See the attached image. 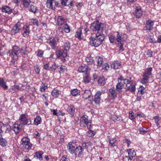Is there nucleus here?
Masks as SVG:
<instances>
[{"label": "nucleus", "instance_id": "1", "mask_svg": "<svg viewBox=\"0 0 161 161\" xmlns=\"http://www.w3.org/2000/svg\"><path fill=\"white\" fill-rule=\"evenodd\" d=\"M24 48V47L20 48L18 46H14L13 47L12 49L8 51L7 53L8 55L12 59L11 60V62L12 64H14L18 60L19 57H20L22 54H26L25 52L23 51Z\"/></svg>", "mask_w": 161, "mask_h": 161}, {"label": "nucleus", "instance_id": "2", "mask_svg": "<svg viewBox=\"0 0 161 161\" xmlns=\"http://www.w3.org/2000/svg\"><path fill=\"white\" fill-rule=\"evenodd\" d=\"M95 37L91 36L90 37V43L93 46L98 47L102 44L104 39V36L103 34L96 33Z\"/></svg>", "mask_w": 161, "mask_h": 161}, {"label": "nucleus", "instance_id": "3", "mask_svg": "<svg viewBox=\"0 0 161 161\" xmlns=\"http://www.w3.org/2000/svg\"><path fill=\"white\" fill-rule=\"evenodd\" d=\"M104 25L99 23L98 21L94 22L91 24L90 29L93 31L97 32L96 33L103 34Z\"/></svg>", "mask_w": 161, "mask_h": 161}, {"label": "nucleus", "instance_id": "4", "mask_svg": "<svg viewBox=\"0 0 161 161\" xmlns=\"http://www.w3.org/2000/svg\"><path fill=\"white\" fill-rule=\"evenodd\" d=\"M131 77L128 79L125 78L124 80V84L126 85L125 89L126 91H129L131 92H134L136 91L135 82L133 81L130 80Z\"/></svg>", "mask_w": 161, "mask_h": 161}, {"label": "nucleus", "instance_id": "5", "mask_svg": "<svg viewBox=\"0 0 161 161\" xmlns=\"http://www.w3.org/2000/svg\"><path fill=\"white\" fill-rule=\"evenodd\" d=\"M127 36L126 34L118 31L115 33V41L116 42L121 43L127 38Z\"/></svg>", "mask_w": 161, "mask_h": 161}, {"label": "nucleus", "instance_id": "6", "mask_svg": "<svg viewBox=\"0 0 161 161\" xmlns=\"http://www.w3.org/2000/svg\"><path fill=\"white\" fill-rule=\"evenodd\" d=\"M21 146L24 149L30 150L31 149L32 144L30 142V139L27 137H23L21 139Z\"/></svg>", "mask_w": 161, "mask_h": 161}, {"label": "nucleus", "instance_id": "7", "mask_svg": "<svg viewBox=\"0 0 161 161\" xmlns=\"http://www.w3.org/2000/svg\"><path fill=\"white\" fill-rule=\"evenodd\" d=\"M19 120L22 125H29L31 124V120L27 117L26 114H22L20 116Z\"/></svg>", "mask_w": 161, "mask_h": 161}, {"label": "nucleus", "instance_id": "8", "mask_svg": "<svg viewBox=\"0 0 161 161\" xmlns=\"http://www.w3.org/2000/svg\"><path fill=\"white\" fill-rule=\"evenodd\" d=\"M57 57L64 62L65 60V58L67 56V52L66 51L62 50H58L56 52Z\"/></svg>", "mask_w": 161, "mask_h": 161}, {"label": "nucleus", "instance_id": "9", "mask_svg": "<svg viewBox=\"0 0 161 161\" xmlns=\"http://www.w3.org/2000/svg\"><path fill=\"white\" fill-rule=\"evenodd\" d=\"M46 42L51 47L52 49H55L57 45L56 40L53 36L49 37L47 39Z\"/></svg>", "mask_w": 161, "mask_h": 161}, {"label": "nucleus", "instance_id": "10", "mask_svg": "<svg viewBox=\"0 0 161 161\" xmlns=\"http://www.w3.org/2000/svg\"><path fill=\"white\" fill-rule=\"evenodd\" d=\"M76 142V141H72L69 142L67 145V148L68 152L72 154H73L75 150V149L77 147Z\"/></svg>", "mask_w": 161, "mask_h": 161}, {"label": "nucleus", "instance_id": "11", "mask_svg": "<svg viewBox=\"0 0 161 161\" xmlns=\"http://www.w3.org/2000/svg\"><path fill=\"white\" fill-rule=\"evenodd\" d=\"M151 71H145L142 76V78L140 80L141 83L144 84L148 82V79L151 76Z\"/></svg>", "mask_w": 161, "mask_h": 161}, {"label": "nucleus", "instance_id": "12", "mask_svg": "<svg viewBox=\"0 0 161 161\" xmlns=\"http://www.w3.org/2000/svg\"><path fill=\"white\" fill-rule=\"evenodd\" d=\"M46 4L48 8L54 9L57 7L58 3L56 0H47Z\"/></svg>", "mask_w": 161, "mask_h": 161}, {"label": "nucleus", "instance_id": "13", "mask_svg": "<svg viewBox=\"0 0 161 161\" xmlns=\"http://www.w3.org/2000/svg\"><path fill=\"white\" fill-rule=\"evenodd\" d=\"M90 119H88V116L86 115H84L82 116L80 119V124L81 126L85 127L86 125H84L85 124H88L91 123Z\"/></svg>", "mask_w": 161, "mask_h": 161}, {"label": "nucleus", "instance_id": "14", "mask_svg": "<svg viewBox=\"0 0 161 161\" xmlns=\"http://www.w3.org/2000/svg\"><path fill=\"white\" fill-rule=\"evenodd\" d=\"M133 14L136 18H140L143 14V11L142 8L139 6L136 7L135 11L133 13Z\"/></svg>", "mask_w": 161, "mask_h": 161}, {"label": "nucleus", "instance_id": "15", "mask_svg": "<svg viewBox=\"0 0 161 161\" xmlns=\"http://www.w3.org/2000/svg\"><path fill=\"white\" fill-rule=\"evenodd\" d=\"M84 148L80 146H77L73 154H74L75 157L77 155L80 157L81 155L83 152L84 151Z\"/></svg>", "mask_w": 161, "mask_h": 161}, {"label": "nucleus", "instance_id": "16", "mask_svg": "<svg viewBox=\"0 0 161 161\" xmlns=\"http://www.w3.org/2000/svg\"><path fill=\"white\" fill-rule=\"evenodd\" d=\"M55 22L58 25H62L64 23L65 19L62 16H56L55 18Z\"/></svg>", "mask_w": 161, "mask_h": 161}, {"label": "nucleus", "instance_id": "17", "mask_svg": "<svg viewBox=\"0 0 161 161\" xmlns=\"http://www.w3.org/2000/svg\"><path fill=\"white\" fill-rule=\"evenodd\" d=\"M154 24V21L151 19H149L146 21L145 24L146 30L150 31L153 29V26Z\"/></svg>", "mask_w": 161, "mask_h": 161}, {"label": "nucleus", "instance_id": "18", "mask_svg": "<svg viewBox=\"0 0 161 161\" xmlns=\"http://www.w3.org/2000/svg\"><path fill=\"white\" fill-rule=\"evenodd\" d=\"M21 23L19 22H17L13 27L11 31L12 33L14 34L18 33L21 28Z\"/></svg>", "mask_w": 161, "mask_h": 161}, {"label": "nucleus", "instance_id": "19", "mask_svg": "<svg viewBox=\"0 0 161 161\" xmlns=\"http://www.w3.org/2000/svg\"><path fill=\"white\" fill-rule=\"evenodd\" d=\"M102 92L100 91H97L95 94L94 97V101L97 104H99L101 100V96Z\"/></svg>", "mask_w": 161, "mask_h": 161}, {"label": "nucleus", "instance_id": "20", "mask_svg": "<svg viewBox=\"0 0 161 161\" xmlns=\"http://www.w3.org/2000/svg\"><path fill=\"white\" fill-rule=\"evenodd\" d=\"M12 130L14 131L15 133L18 134L21 130L22 126L21 124H14L13 125Z\"/></svg>", "mask_w": 161, "mask_h": 161}, {"label": "nucleus", "instance_id": "21", "mask_svg": "<svg viewBox=\"0 0 161 161\" xmlns=\"http://www.w3.org/2000/svg\"><path fill=\"white\" fill-rule=\"evenodd\" d=\"M2 11L8 14H10L12 11V9L11 8L7 6H4L2 8Z\"/></svg>", "mask_w": 161, "mask_h": 161}, {"label": "nucleus", "instance_id": "22", "mask_svg": "<svg viewBox=\"0 0 161 161\" xmlns=\"http://www.w3.org/2000/svg\"><path fill=\"white\" fill-rule=\"evenodd\" d=\"M121 64L118 61L113 62L111 65V67L114 69H118L121 67Z\"/></svg>", "mask_w": 161, "mask_h": 161}, {"label": "nucleus", "instance_id": "23", "mask_svg": "<svg viewBox=\"0 0 161 161\" xmlns=\"http://www.w3.org/2000/svg\"><path fill=\"white\" fill-rule=\"evenodd\" d=\"M109 91V96L111 98L114 99L117 97V93L115 89H110Z\"/></svg>", "mask_w": 161, "mask_h": 161}, {"label": "nucleus", "instance_id": "24", "mask_svg": "<svg viewBox=\"0 0 161 161\" xmlns=\"http://www.w3.org/2000/svg\"><path fill=\"white\" fill-rule=\"evenodd\" d=\"M75 109L74 107L72 105L69 106L67 108V111L70 114L71 117L73 115L75 112Z\"/></svg>", "mask_w": 161, "mask_h": 161}, {"label": "nucleus", "instance_id": "25", "mask_svg": "<svg viewBox=\"0 0 161 161\" xmlns=\"http://www.w3.org/2000/svg\"><path fill=\"white\" fill-rule=\"evenodd\" d=\"M23 33L24 36L29 35L30 32L29 27L27 25H25L23 28Z\"/></svg>", "mask_w": 161, "mask_h": 161}, {"label": "nucleus", "instance_id": "26", "mask_svg": "<svg viewBox=\"0 0 161 161\" xmlns=\"http://www.w3.org/2000/svg\"><path fill=\"white\" fill-rule=\"evenodd\" d=\"M2 128L3 130H5V132L9 133L10 134H11V132L12 131V130L11 129V128L10 126L9 125H3V126L2 127Z\"/></svg>", "mask_w": 161, "mask_h": 161}, {"label": "nucleus", "instance_id": "27", "mask_svg": "<svg viewBox=\"0 0 161 161\" xmlns=\"http://www.w3.org/2000/svg\"><path fill=\"white\" fill-rule=\"evenodd\" d=\"M127 151L128 152L129 156L131 158H132L133 157H135L136 155L135 150L133 149H129L127 150Z\"/></svg>", "mask_w": 161, "mask_h": 161}, {"label": "nucleus", "instance_id": "28", "mask_svg": "<svg viewBox=\"0 0 161 161\" xmlns=\"http://www.w3.org/2000/svg\"><path fill=\"white\" fill-rule=\"evenodd\" d=\"M117 138H114L111 140H109V146L112 147H114L116 145Z\"/></svg>", "mask_w": 161, "mask_h": 161}, {"label": "nucleus", "instance_id": "29", "mask_svg": "<svg viewBox=\"0 0 161 161\" xmlns=\"http://www.w3.org/2000/svg\"><path fill=\"white\" fill-rule=\"evenodd\" d=\"M86 72L85 74H86V76L83 79V82L86 83H88L90 80V78L89 77V76L87 73V71H79L80 72H82L83 73L84 72Z\"/></svg>", "mask_w": 161, "mask_h": 161}, {"label": "nucleus", "instance_id": "30", "mask_svg": "<svg viewBox=\"0 0 161 161\" xmlns=\"http://www.w3.org/2000/svg\"><path fill=\"white\" fill-rule=\"evenodd\" d=\"M7 141L5 138H0V145L2 147H5L7 145Z\"/></svg>", "mask_w": 161, "mask_h": 161}, {"label": "nucleus", "instance_id": "31", "mask_svg": "<svg viewBox=\"0 0 161 161\" xmlns=\"http://www.w3.org/2000/svg\"><path fill=\"white\" fill-rule=\"evenodd\" d=\"M35 154V157H36L37 158H39L40 160H42L43 157L42 155L43 154V152L42 151L37 152Z\"/></svg>", "mask_w": 161, "mask_h": 161}, {"label": "nucleus", "instance_id": "32", "mask_svg": "<svg viewBox=\"0 0 161 161\" xmlns=\"http://www.w3.org/2000/svg\"><path fill=\"white\" fill-rule=\"evenodd\" d=\"M63 47V50L67 52V51L69 50L70 48V43L68 42H65L64 43Z\"/></svg>", "mask_w": 161, "mask_h": 161}, {"label": "nucleus", "instance_id": "33", "mask_svg": "<svg viewBox=\"0 0 161 161\" xmlns=\"http://www.w3.org/2000/svg\"><path fill=\"white\" fill-rule=\"evenodd\" d=\"M96 61L97 62V66H101L103 63V59L102 58L98 57H97Z\"/></svg>", "mask_w": 161, "mask_h": 161}, {"label": "nucleus", "instance_id": "34", "mask_svg": "<svg viewBox=\"0 0 161 161\" xmlns=\"http://www.w3.org/2000/svg\"><path fill=\"white\" fill-rule=\"evenodd\" d=\"M124 84L123 83L118 81L116 86L117 90L119 92L121 91V89L123 87Z\"/></svg>", "mask_w": 161, "mask_h": 161}, {"label": "nucleus", "instance_id": "35", "mask_svg": "<svg viewBox=\"0 0 161 161\" xmlns=\"http://www.w3.org/2000/svg\"><path fill=\"white\" fill-rule=\"evenodd\" d=\"M70 92L72 95L75 96L79 95L80 91L77 89H74L71 90Z\"/></svg>", "mask_w": 161, "mask_h": 161}, {"label": "nucleus", "instance_id": "36", "mask_svg": "<svg viewBox=\"0 0 161 161\" xmlns=\"http://www.w3.org/2000/svg\"><path fill=\"white\" fill-rule=\"evenodd\" d=\"M91 95V92L89 90H86L85 91V92L83 95V97L85 99H87L89 98Z\"/></svg>", "mask_w": 161, "mask_h": 161}, {"label": "nucleus", "instance_id": "37", "mask_svg": "<svg viewBox=\"0 0 161 161\" xmlns=\"http://www.w3.org/2000/svg\"><path fill=\"white\" fill-rule=\"evenodd\" d=\"M41 118L40 116H37L34 120V124L36 125H38L41 123Z\"/></svg>", "mask_w": 161, "mask_h": 161}, {"label": "nucleus", "instance_id": "38", "mask_svg": "<svg viewBox=\"0 0 161 161\" xmlns=\"http://www.w3.org/2000/svg\"><path fill=\"white\" fill-rule=\"evenodd\" d=\"M82 31L80 29H78L76 32L75 36L77 38L79 39H82V37L81 36Z\"/></svg>", "mask_w": 161, "mask_h": 161}, {"label": "nucleus", "instance_id": "39", "mask_svg": "<svg viewBox=\"0 0 161 161\" xmlns=\"http://www.w3.org/2000/svg\"><path fill=\"white\" fill-rule=\"evenodd\" d=\"M62 28L66 33H69L70 31V27L66 23L63 26Z\"/></svg>", "mask_w": 161, "mask_h": 161}, {"label": "nucleus", "instance_id": "40", "mask_svg": "<svg viewBox=\"0 0 161 161\" xmlns=\"http://www.w3.org/2000/svg\"><path fill=\"white\" fill-rule=\"evenodd\" d=\"M91 70V69H89L87 65L83 64L79 67L78 70Z\"/></svg>", "mask_w": 161, "mask_h": 161}, {"label": "nucleus", "instance_id": "41", "mask_svg": "<svg viewBox=\"0 0 161 161\" xmlns=\"http://www.w3.org/2000/svg\"><path fill=\"white\" fill-rule=\"evenodd\" d=\"M0 86L4 90H6L8 88V86L6 85V83L3 79L0 78Z\"/></svg>", "mask_w": 161, "mask_h": 161}, {"label": "nucleus", "instance_id": "42", "mask_svg": "<svg viewBox=\"0 0 161 161\" xmlns=\"http://www.w3.org/2000/svg\"><path fill=\"white\" fill-rule=\"evenodd\" d=\"M29 10V11L33 13L34 14H35V13L37 12V7L36 6L31 5L30 7Z\"/></svg>", "mask_w": 161, "mask_h": 161}, {"label": "nucleus", "instance_id": "43", "mask_svg": "<svg viewBox=\"0 0 161 161\" xmlns=\"http://www.w3.org/2000/svg\"><path fill=\"white\" fill-rule=\"evenodd\" d=\"M145 88L142 86H141L138 89V95H142L145 93Z\"/></svg>", "mask_w": 161, "mask_h": 161}, {"label": "nucleus", "instance_id": "44", "mask_svg": "<svg viewBox=\"0 0 161 161\" xmlns=\"http://www.w3.org/2000/svg\"><path fill=\"white\" fill-rule=\"evenodd\" d=\"M60 93V91L57 90H54L52 92V95L54 97L58 96Z\"/></svg>", "mask_w": 161, "mask_h": 161}, {"label": "nucleus", "instance_id": "45", "mask_svg": "<svg viewBox=\"0 0 161 161\" xmlns=\"http://www.w3.org/2000/svg\"><path fill=\"white\" fill-rule=\"evenodd\" d=\"M97 81L98 83L100 85H104L105 83V79L103 77L99 78Z\"/></svg>", "mask_w": 161, "mask_h": 161}, {"label": "nucleus", "instance_id": "46", "mask_svg": "<svg viewBox=\"0 0 161 161\" xmlns=\"http://www.w3.org/2000/svg\"><path fill=\"white\" fill-rule=\"evenodd\" d=\"M47 88V84L46 83H42L40 87V91L41 92H44Z\"/></svg>", "mask_w": 161, "mask_h": 161}, {"label": "nucleus", "instance_id": "47", "mask_svg": "<svg viewBox=\"0 0 161 161\" xmlns=\"http://www.w3.org/2000/svg\"><path fill=\"white\" fill-rule=\"evenodd\" d=\"M43 68L46 70L50 69V67H49V64L48 62H43Z\"/></svg>", "mask_w": 161, "mask_h": 161}, {"label": "nucleus", "instance_id": "48", "mask_svg": "<svg viewBox=\"0 0 161 161\" xmlns=\"http://www.w3.org/2000/svg\"><path fill=\"white\" fill-rule=\"evenodd\" d=\"M86 60L88 64H92L94 61L93 58L90 56L87 57Z\"/></svg>", "mask_w": 161, "mask_h": 161}, {"label": "nucleus", "instance_id": "49", "mask_svg": "<svg viewBox=\"0 0 161 161\" xmlns=\"http://www.w3.org/2000/svg\"><path fill=\"white\" fill-rule=\"evenodd\" d=\"M22 1L24 6L25 7H28L31 2L30 0H22Z\"/></svg>", "mask_w": 161, "mask_h": 161}, {"label": "nucleus", "instance_id": "50", "mask_svg": "<svg viewBox=\"0 0 161 161\" xmlns=\"http://www.w3.org/2000/svg\"><path fill=\"white\" fill-rule=\"evenodd\" d=\"M140 133L144 134L147 131V129L145 128H141L139 129Z\"/></svg>", "mask_w": 161, "mask_h": 161}, {"label": "nucleus", "instance_id": "51", "mask_svg": "<svg viewBox=\"0 0 161 161\" xmlns=\"http://www.w3.org/2000/svg\"><path fill=\"white\" fill-rule=\"evenodd\" d=\"M31 22L34 25H36L37 26H38L39 25V22L36 19L34 18L32 19L31 20Z\"/></svg>", "mask_w": 161, "mask_h": 161}, {"label": "nucleus", "instance_id": "52", "mask_svg": "<svg viewBox=\"0 0 161 161\" xmlns=\"http://www.w3.org/2000/svg\"><path fill=\"white\" fill-rule=\"evenodd\" d=\"M110 42L111 43H113L115 41V34L114 36L110 35H108Z\"/></svg>", "mask_w": 161, "mask_h": 161}, {"label": "nucleus", "instance_id": "53", "mask_svg": "<svg viewBox=\"0 0 161 161\" xmlns=\"http://www.w3.org/2000/svg\"><path fill=\"white\" fill-rule=\"evenodd\" d=\"M44 53V51L41 50H39L37 52V56L40 58H42L43 57Z\"/></svg>", "mask_w": 161, "mask_h": 161}, {"label": "nucleus", "instance_id": "54", "mask_svg": "<svg viewBox=\"0 0 161 161\" xmlns=\"http://www.w3.org/2000/svg\"><path fill=\"white\" fill-rule=\"evenodd\" d=\"M103 69L107 70L109 69V65L107 63H105L103 65Z\"/></svg>", "mask_w": 161, "mask_h": 161}, {"label": "nucleus", "instance_id": "55", "mask_svg": "<svg viewBox=\"0 0 161 161\" xmlns=\"http://www.w3.org/2000/svg\"><path fill=\"white\" fill-rule=\"evenodd\" d=\"M95 134V133L92 130H90L88 132L87 135L89 137L93 136Z\"/></svg>", "mask_w": 161, "mask_h": 161}, {"label": "nucleus", "instance_id": "56", "mask_svg": "<svg viewBox=\"0 0 161 161\" xmlns=\"http://www.w3.org/2000/svg\"><path fill=\"white\" fill-rule=\"evenodd\" d=\"M19 89V87L18 85H14L12 86V89L16 92H17Z\"/></svg>", "mask_w": 161, "mask_h": 161}, {"label": "nucleus", "instance_id": "57", "mask_svg": "<svg viewBox=\"0 0 161 161\" xmlns=\"http://www.w3.org/2000/svg\"><path fill=\"white\" fill-rule=\"evenodd\" d=\"M123 161H130L132 158L129 156H125L123 158Z\"/></svg>", "mask_w": 161, "mask_h": 161}, {"label": "nucleus", "instance_id": "58", "mask_svg": "<svg viewBox=\"0 0 161 161\" xmlns=\"http://www.w3.org/2000/svg\"><path fill=\"white\" fill-rule=\"evenodd\" d=\"M123 142L124 143H126L127 145V147H129L130 143V140L126 139L123 140Z\"/></svg>", "mask_w": 161, "mask_h": 161}, {"label": "nucleus", "instance_id": "59", "mask_svg": "<svg viewBox=\"0 0 161 161\" xmlns=\"http://www.w3.org/2000/svg\"><path fill=\"white\" fill-rule=\"evenodd\" d=\"M129 114L130 119L131 120L133 119H134V113L131 111H130L129 112Z\"/></svg>", "mask_w": 161, "mask_h": 161}, {"label": "nucleus", "instance_id": "60", "mask_svg": "<svg viewBox=\"0 0 161 161\" xmlns=\"http://www.w3.org/2000/svg\"><path fill=\"white\" fill-rule=\"evenodd\" d=\"M153 53V52L151 50H148L146 53L147 55L149 57H151Z\"/></svg>", "mask_w": 161, "mask_h": 161}, {"label": "nucleus", "instance_id": "61", "mask_svg": "<svg viewBox=\"0 0 161 161\" xmlns=\"http://www.w3.org/2000/svg\"><path fill=\"white\" fill-rule=\"evenodd\" d=\"M98 77V75L96 74H93V80L95 81H97V80H97Z\"/></svg>", "mask_w": 161, "mask_h": 161}, {"label": "nucleus", "instance_id": "62", "mask_svg": "<svg viewBox=\"0 0 161 161\" xmlns=\"http://www.w3.org/2000/svg\"><path fill=\"white\" fill-rule=\"evenodd\" d=\"M43 98L42 99L44 100H47L48 99V96L47 94L42 95Z\"/></svg>", "mask_w": 161, "mask_h": 161}, {"label": "nucleus", "instance_id": "63", "mask_svg": "<svg viewBox=\"0 0 161 161\" xmlns=\"http://www.w3.org/2000/svg\"><path fill=\"white\" fill-rule=\"evenodd\" d=\"M68 1V0H62L61 2V4L64 6H66V3Z\"/></svg>", "mask_w": 161, "mask_h": 161}, {"label": "nucleus", "instance_id": "64", "mask_svg": "<svg viewBox=\"0 0 161 161\" xmlns=\"http://www.w3.org/2000/svg\"><path fill=\"white\" fill-rule=\"evenodd\" d=\"M58 30L59 31V34H60V36H62L63 35L64 33L63 30L61 28V27L59 28H58Z\"/></svg>", "mask_w": 161, "mask_h": 161}]
</instances>
